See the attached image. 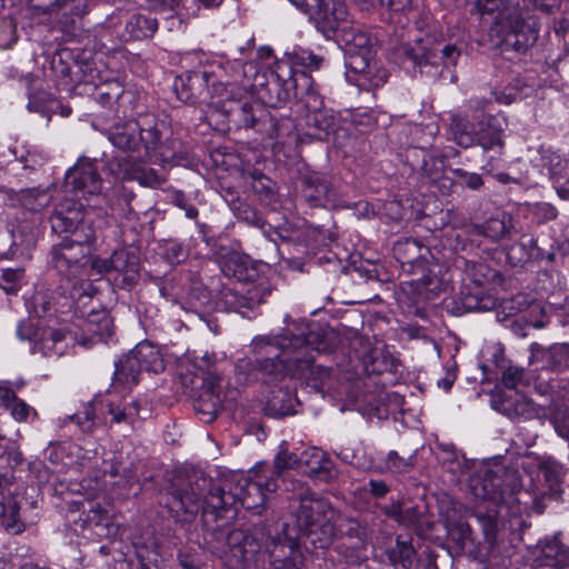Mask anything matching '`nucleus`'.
I'll return each instance as SVG.
<instances>
[{
	"label": "nucleus",
	"instance_id": "obj_1",
	"mask_svg": "<svg viewBox=\"0 0 569 569\" xmlns=\"http://www.w3.org/2000/svg\"><path fill=\"white\" fill-rule=\"evenodd\" d=\"M335 518L330 501L315 493L301 496L291 521L270 537L264 549L250 538L233 549V557L239 558L238 569H303L300 545L327 549L336 537Z\"/></svg>",
	"mask_w": 569,
	"mask_h": 569
},
{
	"label": "nucleus",
	"instance_id": "obj_2",
	"mask_svg": "<svg viewBox=\"0 0 569 569\" xmlns=\"http://www.w3.org/2000/svg\"><path fill=\"white\" fill-rule=\"evenodd\" d=\"M169 128L152 113L140 114L137 119L113 124L108 132L110 142L123 151H138L141 147L146 157L161 166H184L188 151L178 139H169Z\"/></svg>",
	"mask_w": 569,
	"mask_h": 569
},
{
	"label": "nucleus",
	"instance_id": "obj_3",
	"mask_svg": "<svg viewBox=\"0 0 569 569\" xmlns=\"http://www.w3.org/2000/svg\"><path fill=\"white\" fill-rule=\"evenodd\" d=\"M288 341L293 345L290 353L283 358L284 376L303 381L318 392L330 380V368L315 365V353H328L337 346V335L332 330H322L316 323L293 322L289 326Z\"/></svg>",
	"mask_w": 569,
	"mask_h": 569
},
{
	"label": "nucleus",
	"instance_id": "obj_4",
	"mask_svg": "<svg viewBox=\"0 0 569 569\" xmlns=\"http://www.w3.org/2000/svg\"><path fill=\"white\" fill-rule=\"evenodd\" d=\"M322 58L308 50H296L278 61L266 83L258 90L259 102L264 107L280 108L291 99L301 101V94L312 84L307 70L320 68Z\"/></svg>",
	"mask_w": 569,
	"mask_h": 569
},
{
	"label": "nucleus",
	"instance_id": "obj_5",
	"mask_svg": "<svg viewBox=\"0 0 569 569\" xmlns=\"http://www.w3.org/2000/svg\"><path fill=\"white\" fill-rule=\"evenodd\" d=\"M254 476L253 479L243 473H234L222 487L212 488L204 500V511L223 518L237 503L251 510L263 507L267 495L274 492L278 485L273 477L262 479L260 475Z\"/></svg>",
	"mask_w": 569,
	"mask_h": 569
},
{
	"label": "nucleus",
	"instance_id": "obj_6",
	"mask_svg": "<svg viewBox=\"0 0 569 569\" xmlns=\"http://www.w3.org/2000/svg\"><path fill=\"white\" fill-rule=\"evenodd\" d=\"M96 239V230L87 228L76 232L74 237H64L59 243L52 246L50 251L52 267L68 280H77L70 288L69 295L71 299L79 302L90 298L88 289L91 284L84 278L90 277L91 246Z\"/></svg>",
	"mask_w": 569,
	"mask_h": 569
},
{
	"label": "nucleus",
	"instance_id": "obj_7",
	"mask_svg": "<svg viewBox=\"0 0 569 569\" xmlns=\"http://www.w3.org/2000/svg\"><path fill=\"white\" fill-rule=\"evenodd\" d=\"M289 327L278 336H258L251 342L253 359L242 358L236 363V373L241 382L262 379L266 383L276 382L284 377L283 358L290 353L293 345L288 341Z\"/></svg>",
	"mask_w": 569,
	"mask_h": 569
},
{
	"label": "nucleus",
	"instance_id": "obj_8",
	"mask_svg": "<svg viewBox=\"0 0 569 569\" xmlns=\"http://www.w3.org/2000/svg\"><path fill=\"white\" fill-rule=\"evenodd\" d=\"M538 21L528 10L519 6H507L490 29V37L502 51L525 52L538 39Z\"/></svg>",
	"mask_w": 569,
	"mask_h": 569
},
{
	"label": "nucleus",
	"instance_id": "obj_9",
	"mask_svg": "<svg viewBox=\"0 0 569 569\" xmlns=\"http://www.w3.org/2000/svg\"><path fill=\"white\" fill-rule=\"evenodd\" d=\"M372 40L367 32L356 31L346 41V76L349 82L369 90L386 83L388 74L373 61Z\"/></svg>",
	"mask_w": 569,
	"mask_h": 569
},
{
	"label": "nucleus",
	"instance_id": "obj_10",
	"mask_svg": "<svg viewBox=\"0 0 569 569\" xmlns=\"http://www.w3.org/2000/svg\"><path fill=\"white\" fill-rule=\"evenodd\" d=\"M220 112L226 117L230 128L234 129H249L254 128L257 124L263 122L269 118L271 126L273 119L269 117L266 108L251 97H242L241 91L234 94L220 98L218 101ZM272 128L271 137H273Z\"/></svg>",
	"mask_w": 569,
	"mask_h": 569
},
{
	"label": "nucleus",
	"instance_id": "obj_11",
	"mask_svg": "<svg viewBox=\"0 0 569 569\" xmlns=\"http://www.w3.org/2000/svg\"><path fill=\"white\" fill-rule=\"evenodd\" d=\"M302 12L309 13L323 32H335L347 21L348 9L345 0H290Z\"/></svg>",
	"mask_w": 569,
	"mask_h": 569
},
{
	"label": "nucleus",
	"instance_id": "obj_12",
	"mask_svg": "<svg viewBox=\"0 0 569 569\" xmlns=\"http://www.w3.org/2000/svg\"><path fill=\"white\" fill-rule=\"evenodd\" d=\"M270 292L271 288L264 278H253L241 283L239 288L226 289L222 299L231 310L249 317L248 312L263 303Z\"/></svg>",
	"mask_w": 569,
	"mask_h": 569
},
{
	"label": "nucleus",
	"instance_id": "obj_13",
	"mask_svg": "<svg viewBox=\"0 0 569 569\" xmlns=\"http://www.w3.org/2000/svg\"><path fill=\"white\" fill-rule=\"evenodd\" d=\"M477 131L462 136V148L480 147L483 151L505 148V123L498 114H475Z\"/></svg>",
	"mask_w": 569,
	"mask_h": 569
},
{
	"label": "nucleus",
	"instance_id": "obj_14",
	"mask_svg": "<svg viewBox=\"0 0 569 569\" xmlns=\"http://www.w3.org/2000/svg\"><path fill=\"white\" fill-rule=\"evenodd\" d=\"M206 71L209 73L212 93L218 98L238 93L246 88V64L240 60L211 64Z\"/></svg>",
	"mask_w": 569,
	"mask_h": 569
},
{
	"label": "nucleus",
	"instance_id": "obj_15",
	"mask_svg": "<svg viewBox=\"0 0 569 569\" xmlns=\"http://www.w3.org/2000/svg\"><path fill=\"white\" fill-rule=\"evenodd\" d=\"M66 187L74 197L86 198L98 196L102 190V179L98 172V162L89 158H80L78 162L67 171Z\"/></svg>",
	"mask_w": 569,
	"mask_h": 569
},
{
	"label": "nucleus",
	"instance_id": "obj_16",
	"mask_svg": "<svg viewBox=\"0 0 569 569\" xmlns=\"http://www.w3.org/2000/svg\"><path fill=\"white\" fill-rule=\"evenodd\" d=\"M84 206L73 198H64L56 204L50 217L51 228L57 233H71L83 231L87 228L94 230L92 222L86 219Z\"/></svg>",
	"mask_w": 569,
	"mask_h": 569
},
{
	"label": "nucleus",
	"instance_id": "obj_17",
	"mask_svg": "<svg viewBox=\"0 0 569 569\" xmlns=\"http://www.w3.org/2000/svg\"><path fill=\"white\" fill-rule=\"evenodd\" d=\"M306 110V124L315 131L311 133L316 138L323 140L333 129L336 119L332 111L323 108L321 97L315 91L312 84L307 92L301 94L299 102Z\"/></svg>",
	"mask_w": 569,
	"mask_h": 569
},
{
	"label": "nucleus",
	"instance_id": "obj_18",
	"mask_svg": "<svg viewBox=\"0 0 569 569\" xmlns=\"http://www.w3.org/2000/svg\"><path fill=\"white\" fill-rule=\"evenodd\" d=\"M206 70L188 71L176 78L173 90L177 98L186 103L204 102L216 97Z\"/></svg>",
	"mask_w": 569,
	"mask_h": 569
},
{
	"label": "nucleus",
	"instance_id": "obj_19",
	"mask_svg": "<svg viewBox=\"0 0 569 569\" xmlns=\"http://www.w3.org/2000/svg\"><path fill=\"white\" fill-rule=\"evenodd\" d=\"M399 54L403 57V63L407 61L413 66L423 67L427 64H437L439 60L445 66H455L461 54L456 44H446L441 50H428L421 43L416 46H403L399 50Z\"/></svg>",
	"mask_w": 569,
	"mask_h": 569
},
{
	"label": "nucleus",
	"instance_id": "obj_20",
	"mask_svg": "<svg viewBox=\"0 0 569 569\" xmlns=\"http://www.w3.org/2000/svg\"><path fill=\"white\" fill-rule=\"evenodd\" d=\"M533 569H567L569 568V547L565 546L558 536L545 539L538 546L532 561Z\"/></svg>",
	"mask_w": 569,
	"mask_h": 569
},
{
	"label": "nucleus",
	"instance_id": "obj_21",
	"mask_svg": "<svg viewBox=\"0 0 569 569\" xmlns=\"http://www.w3.org/2000/svg\"><path fill=\"white\" fill-rule=\"evenodd\" d=\"M109 169L121 180H137L147 187H158L163 179L153 169H147L131 162L128 158H116L109 162Z\"/></svg>",
	"mask_w": 569,
	"mask_h": 569
},
{
	"label": "nucleus",
	"instance_id": "obj_22",
	"mask_svg": "<svg viewBox=\"0 0 569 569\" xmlns=\"http://www.w3.org/2000/svg\"><path fill=\"white\" fill-rule=\"evenodd\" d=\"M110 264L116 273L114 281L121 288H131L140 279L139 258L136 253L126 249L114 250L111 254Z\"/></svg>",
	"mask_w": 569,
	"mask_h": 569
},
{
	"label": "nucleus",
	"instance_id": "obj_23",
	"mask_svg": "<svg viewBox=\"0 0 569 569\" xmlns=\"http://www.w3.org/2000/svg\"><path fill=\"white\" fill-rule=\"evenodd\" d=\"M469 486L477 499L490 501L496 506L506 501L501 477L491 470H487L482 476L472 477Z\"/></svg>",
	"mask_w": 569,
	"mask_h": 569
},
{
	"label": "nucleus",
	"instance_id": "obj_24",
	"mask_svg": "<svg viewBox=\"0 0 569 569\" xmlns=\"http://www.w3.org/2000/svg\"><path fill=\"white\" fill-rule=\"evenodd\" d=\"M515 221L512 214L507 211H498L482 223L471 227V232L482 236L492 242L508 238L512 234Z\"/></svg>",
	"mask_w": 569,
	"mask_h": 569
},
{
	"label": "nucleus",
	"instance_id": "obj_25",
	"mask_svg": "<svg viewBox=\"0 0 569 569\" xmlns=\"http://www.w3.org/2000/svg\"><path fill=\"white\" fill-rule=\"evenodd\" d=\"M301 197L311 208L325 207L333 198V190L326 177L311 173L302 179Z\"/></svg>",
	"mask_w": 569,
	"mask_h": 569
},
{
	"label": "nucleus",
	"instance_id": "obj_26",
	"mask_svg": "<svg viewBox=\"0 0 569 569\" xmlns=\"http://www.w3.org/2000/svg\"><path fill=\"white\" fill-rule=\"evenodd\" d=\"M112 319L106 311L90 312L82 326L83 332L88 338L81 341L82 345L107 341L112 335Z\"/></svg>",
	"mask_w": 569,
	"mask_h": 569
},
{
	"label": "nucleus",
	"instance_id": "obj_27",
	"mask_svg": "<svg viewBox=\"0 0 569 569\" xmlns=\"http://www.w3.org/2000/svg\"><path fill=\"white\" fill-rule=\"evenodd\" d=\"M66 335L60 329L54 328H41L39 336L33 342L32 351L39 352L44 357L61 356L64 353L67 347Z\"/></svg>",
	"mask_w": 569,
	"mask_h": 569
},
{
	"label": "nucleus",
	"instance_id": "obj_28",
	"mask_svg": "<svg viewBox=\"0 0 569 569\" xmlns=\"http://www.w3.org/2000/svg\"><path fill=\"white\" fill-rule=\"evenodd\" d=\"M132 352L142 371L158 375L166 369L163 356L156 345L143 341L138 343Z\"/></svg>",
	"mask_w": 569,
	"mask_h": 569
},
{
	"label": "nucleus",
	"instance_id": "obj_29",
	"mask_svg": "<svg viewBox=\"0 0 569 569\" xmlns=\"http://www.w3.org/2000/svg\"><path fill=\"white\" fill-rule=\"evenodd\" d=\"M141 372L142 369L131 350L114 363L113 385L131 388L139 382Z\"/></svg>",
	"mask_w": 569,
	"mask_h": 569
},
{
	"label": "nucleus",
	"instance_id": "obj_30",
	"mask_svg": "<svg viewBox=\"0 0 569 569\" xmlns=\"http://www.w3.org/2000/svg\"><path fill=\"white\" fill-rule=\"evenodd\" d=\"M297 403V398L290 392L288 387H279L272 390L271 396L267 400L264 411L266 415L273 418L284 417L296 412L295 407Z\"/></svg>",
	"mask_w": 569,
	"mask_h": 569
},
{
	"label": "nucleus",
	"instance_id": "obj_31",
	"mask_svg": "<svg viewBox=\"0 0 569 569\" xmlns=\"http://www.w3.org/2000/svg\"><path fill=\"white\" fill-rule=\"evenodd\" d=\"M428 251L418 239L406 238L399 240L393 244L392 252L395 258L402 266H419L425 258V252Z\"/></svg>",
	"mask_w": 569,
	"mask_h": 569
},
{
	"label": "nucleus",
	"instance_id": "obj_32",
	"mask_svg": "<svg viewBox=\"0 0 569 569\" xmlns=\"http://www.w3.org/2000/svg\"><path fill=\"white\" fill-rule=\"evenodd\" d=\"M341 527L343 528L342 535L346 538L353 540L351 543L350 555H346L347 562L352 565L360 563L363 557L359 551L366 548L368 538L366 528L353 519L346 520V523Z\"/></svg>",
	"mask_w": 569,
	"mask_h": 569
},
{
	"label": "nucleus",
	"instance_id": "obj_33",
	"mask_svg": "<svg viewBox=\"0 0 569 569\" xmlns=\"http://www.w3.org/2000/svg\"><path fill=\"white\" fill-rule=\"evenodd\" d=\"M216 387L217 386H206L204 390L194 402V410L206 422L213 421L221 408V399L219 393L216 391Z\"/></svg>",
	"mask_w": 569,
	"mask_h": 569
},
{
	"label": "nucleus",
	"instance_id": "obj_34",
	"mask_svg": "<svg viewBox=\"0 0 569 569\" xmlns=\"http://www.w3.org/2000/svg\"><path fill=\"white\" fill-rule=\"evenodd\" d=\"M221 270L228 278H234L239 284L249 282V280L257 277L256 269L250 267L248 261L238 254H231L224 259Z\"/></svg>",
	"mask_w": 569,
	"mask_h": 569
},
{
	"label": "nucleus",
	"instance_id": "obj_35",
	"mask_svg": "<svg viewBox=\"0 0 569 569\" xmlns=\"http://www.w3.org/2000/svg\"><path fill=\"white\" fill-rule=\"evenodd\" d=\"M201 496L192 488L177 489L171 493L170 509L173 511H183L186 513H196L200 507Z\"/></svg>",
	"mask_w": 569,
	"mask_h": 569
},
{
	"label": "nucleus",
	"instance_id": "obj_36",
	"mask_svg": "<svg viewBox=\"0 0 569 569\" xmlns=\"http://www.w3.org/2000/svg\"><path fill=\"white\" fill-rule=\"evenodd\" d=\"M477 120L472 119L467 112H456L450 114L449 133L451 139L462 148V136L476 133Z\"/></svg>",
	"mask_w": 569,
	"mask_h": 569
},
{
	"label": "nucleus",
	"instance_id": "obj_37",
	"mask_svg": "<svg viewBox=\"0 0 569 569\" xmlns=\"http://www.w3.org/2000/svg\"><path fill=\"white\" fill-rule=\"evenodd\" d=\"M158 29L154 18L143 14H133L126 22V30L131 38L142 39L152 36Z\"/></svg>",
	"mask_w": 569,
	"mask_h": 569
},
{
	"label": "nucleus",
	"instance_id": "obj_38",
	"mask_svg": "<svg viewBox=\"0 0 569 569\" xmlns=\"http://www.w3.org/2000/svg\"><path fill=\"white\" fill-rule=\"evenodd\" d=\"M416 551L411 545V539H403L399 536L396 546L388 551V558L393 566H400L408 569L412 566Z\"/></svg>",
	"mask_w": 569,
	"mask_h": 569
},
{
	"label": "nucleus",
	"instance_id": "obj_39",
	"mask_svg": "<svg viewBox=\"0 0 569 569\" xmlns=\"http://www.w3.org/2000/svg\"><path fill=\"white\" fill-rule=\"evenodd\" d=\"M305 472L315 479L323 482L330 481L336 477L335 463L326 455L322 456L320 461L311 463V466L305 470Z\"/></svg>",
	"mask_w": 569,
	"mask_h": 569
},
{
	"label": "nucleus",
	"instance_id": "obj_40",
	"mask_svg": "<svg viewBox=\"0 0 569 569\" xmlns=\"http://www.w3.org/2000/svg\"><path fill=\"white\" fill-rule=\"evenodd\" d=\"M108 413L114 423H130L139 413V403L132 401L126 406L109 403Z\"/></svg>",
	"mask_w": 569,
	"mask_h": 569
},
{
	"label": "nucleus",
	"instance_id": "obj_41",
	"mask_svg": "<svg viewBox=\"0 0 569 569\" xmlns=\"http://www.w3.org/2000/svg\"><path fill=\"white\" fill-rule=\"evenodd\" d=\"M214 365L216 357L213 353L206 352L202 357L194 360V367L206 375L203 378L206 386H217L220 380V377L214 371Z\"/></svg>",
	"mask_w": 569,
	"mask_h": 569
},
{
	"label": "nucleus",
	"instance_id": "obj_42",
	"mask_svg": "<svg viewBox=\"0 0 569 569\" xmlns=\"http://www.w3.org/2000/svg\"><path fill=\"white\" fill-rule=\"evenodd\" d=\"M96 409L92 402H88L83 408L72 416H68L66 420L76 422L83 432H91L94 423Z\"/></svg>",
	"mask_w": 569,
	"mask_h": 569
},
{
	"label": "nucleus",
	"instance_id": "obj_43",
	"mask_svg": "<svg viewBox=\"0 0 569 569\" xmlns=\"http://www.w3.org/2000/svg\"><path fill=\"white\" fill-rule=\"evenodd\" d=\"M22 279V269H6L1 271L0 286L7 293L13 295L19 291Z\"/></svg>",
	"mask_w": 569,
	"mask_h": 569
},
{
	"label": "nucleus",
	"instance_id": "obj_44",
	"mask_svg": "<svg viewBox=\"0 0 569 569\" xmlns=\"http://www.w3.org/2000/svg\"><path fill=\"white\" fill-rule=\"evenodd\" d=\"M451 172L457 178L460 186L470 190H479L483 186L482 177L476 172H469L461 168L451 169Z\"/></svg>",
	"mask_w": 569,
	"mask_h": 569
},
{
	"label": "nucleus",
	"instance_id": "obj_45",
	"mask_svg": "<svg viewBox=\"0 0 569 569\" xmlns=\"http://www.w3.org/2000/svg\"><path fill=\"white\" fill-rule=\"evenodd\" d=\"M162 249V256L171 264L180 263L188 257L187 250L176 240L166 241Z\"/></svg>",
	"mask_w": 569,
	"mask_h": 569
},
{
	"label": "nucleus",
	"instance_id": "obj_46",
	"mask_svg": "<svg viewBox=\"0 0 569 569\" xmlns=\"http://www.w3.org/2000/svg\"><path fill=\"white\" fill-rule=\"evenodd\" d=\"M299 468L298 466V455L291 453L287 450L280 451L274 459V471L271 472L270 477H273L276 480L280 476V473L286 469Z\"/></svg>",
	"mask_w": 569,
	"mask_h": 569
},
{
	"label": "nucleus",
	"instance_id": "obj_47",
	"mask_svg": "<svg viewBox=\"0 0 569 569\" xmlns=\"http://www.w3.org/2000/svg\"><path fill=\"white\" fill-rule=\"evenodd\" d=\"M413 456L409 455L407 458L401 457L397 451H390L387 456L386 465L389 470L393 472H407L413 467Z\"/></svg>",
	"mask_w": 569,
	"mask_h": 569
},
{
	"label": "nucleus",
	"instance_id": "obj_48",
	"mask_svg": "<svg viewBox=\"0 0 569 569\" xmlns=\"http://www.w3.org/2000/svg\"><path fill=\"white\" fill-rule=\"evenodd\" d=\"M425 512V507L417 505H407L402 502L400 525L405 527H416L420 523Z\"/></svg>",
	"mask_w": 569,
	"mask_h": 569
},
{
	"label": "nucleus",
	"instance_id": "obj_49",
	"mask_svg": "<svg viewBox=\"0 0 569 569\" xmlns=\"http://www.w3.org/2000/svg\"><path fill=\"white\" fill-rule=\"evenodd\" d=\"M536 248V241L532 238H528L526 236L521 237L520 241L516 244H513L510 248V251L508 252L509 257H512V254L520 250L521 253L519 257H517L519 262L528 261L533 256V250Z\"/></svg>",
	"mask_w": 569,
	"mask_h": 569
},
{
	"label": "nucleus",
	"instance_id": "obj_50",
	"mask_svg": "<svg viewBox=\"0 0 569 569\" xmlns=\"http://www.w3.org/2000/svg\"><path fill=\"white\" fill-rule=\"evenodd\" d=\"M523 381L525 370L522 368L510 366L502 372L501 382L508 389H516Z\"/></svg>",
	"mask_w": 569,
	"mask_h": 569
},
{
	"label": "nucleus",
	"instance_id": "obj_51",
	"mask_svg": "<svg viewBox=\"0 0 569 569\" xmlns=\"http://www.w3.org/2000/svg\"><path fill=\"white\" fill-rule=\"evenodd\" d=\"M476 521L481 527L486 539L489 542L495 541L497 533V521L493 516L489 513L477 512L473 515Z\"/></svg>",
	"mask_w": 569,
	"mask_h": 569
},
{
	"label": "nucleus",
	"instance_id": "obj_52",
	"mask_svg": "<svg viewBox=\"0 0 569 569\" xmlns=\"http://www.w3.org/2000/svg\"><path fill=\"white\" fill-rule=\"evenodd\" d=\"M489 104L490 100L485 97H471L466 101V110L463 112L469 113L472 118L475 114H487L486 110Z\"/></svg>",
	"mask_w": 569,
	"mask_h": 569
},
{
	"label": "nucleus",
	"instance_id": "obj_53",
	"mask_svg": "<svg viewBox=\"0 0 569 569\" xmlns=\"http://www.w3.org/2000/svg\"><path fill=\"white\" fill-rule=\"evenodd\" d=\"M449 533L455 540L463 543L471 539L472 529L467 521L459 520L452 523L449 529Z\"/></svg>",
	"mask_w": 569,
	"mask_h": 569
},
{
	"label": "nucleus",
	"instance_id": "obj_54",
	"mask_svg": "<svg viewBox=\"0 0 569 569\" xmlns=\"http://www.w3.org/2000/svg\"><path fill=\"white\" fill-rule=\"evenodd\" d=\"M8 409L17 421H26L31 413L37 415L32 407L19 398Z\"/></svg>",
	"mask_w": 569,
	"mask_h": 569
},
{
	"label": "nucleus",
	"instance_id": "obj_55",
	"mask_svg": "<svg viewBox=\"0 0 569 569\" xmlns=\"http://www.w3.org/2000/svg\"><path fill=\"white\" fill-rule=\"evenodd\" d=\"M323 455L318 448L306 449L298 456V466L299 468L306 467L308 469L311 463L320 461Z\"/></svg>",
	"mask_w": 569,
	"mask_h": 569
},
{
	"label": "nucleus",
	"instance_id": "obj_56",
	"mask_svg": "<svg viewBox=\"0 0 569 569\" xmlns=\"http://www.w3.org/2000/svg\"><path fill=\"white\" fill-rule=\"evenodd\" d=\"M539 470L547 481L553 482L558 480L560 468L555 461L541 460L539 462Z\"/></svg>",
	"mask_w": 569,
	"mask_h": 569
},
{
	"label": "nucleus",
	"instance_id": "obj_57",
	"mask_svg": "<svg viewBox=\"0 0 569 569\" xmlns=\"http://www.w3.org/2000/svg\"><path fill=\"white\" fill-rule=\"evenodd\" d=\"M41 328H36L30 321H22L17 328V335L21 340H33L39 336Z\"/></svg>",
	"mask_w": 569,
	"mask_h": 569
},
{
	"label": "nucleus",
	"instance_id": "obj_58",
	"mask_svg": "<svg viewBox=\"0 0 569 569\" xmlns=\"http://www.w3.org/2000/svg\"><path fill=\"white\" fill-rule=\"evenodd\" d=\"M110 261H111V256L106 259L94 258L91 261H89L90 277L92 276V272H96L97 274L112 272V267L110 264Z\"/></svg>",
	"mask_w": 569,
	"mask_h": 569
},
{
	"label": "nucleus",
	"instance_id": "obj_59",
	"mask_svg": "<svg viewBox=\"0 0 569 569\" xmlns=\"http://www.w3.org/2000/svg\"><path fill=\"white\" fill-rule=\"evenodd\" d=\"M0 192L4 194L9 204L11 206H17L18 203L27 206L24 198L30 193L29 191H21L20 193H17L13 190H9L7 188H0Z\"/></svg>",
	"mask_w": 569,
	"mask_h": 569
},
{
	"label": "nucleus",
	"instance_id": "obj_60",
	"mask_svg": "<svg viewBox=\"0 0 569 569\" xmlns=\"http://www.w3.org/2000/svg\"><path fill=\"white\" fill-rule=\"evenodd\" d=\"M475 3L480 14L491 13L499 10V0H470Z\"/></svg>",
	"mask_w": 569,
	"mask_h": 569
},
{
	"label": "nucleus",
	"instance_id": "obj_61",
	"mask_svg": "<svg viewBox=\"0 0 569 569\" xmlns=\"http://www.w3.org/2000/svg\"><path fill=\"white\" fill-rule=\"evenodd\" d=\"M438 164H442V161L436 158H429L423 161L422 170L427 173L430 179H437L439 177Z\"/></svg>",
	"mask_w": 569,
	"mask_h": 569
},
{
	"label": "nucleus",
	"instance_id": "obj_62",
	"mask_svg": "<svg viewBox=\"0 0 569 569\" xmlns=\"http://www.w3.org/2000/svg\"><path fill=\"white\" fill-rule=\"evenodd\" d=\"M368 485L370 492L377 498H382L389 492V487L382 480L371 479Z\"/></svg>",
	"mask_w": 569,
	"mask_h": 569
},
{
	"label": "nucleus",
	"instance_id": "obj_63",
	"mask_svg": "<svg viewBox=\"0 0 569 569\" xmlns=\"http://www.w3.org/2000/svg\"><path fill=\"white\" fill-rule=\"evenodd\" d=\"M17 399L16 392L10 387L0 386V401L3 406L9 408Z\"/></svg>",
	"mask_w": 569,
	"mask_h": 569
},
{
	"label": "nucleus",
	"instance_id": "obj_64",
	"mask_svg": "<svg viewBox=\"0 0 569 569\" xmlns=\"http://www.w3.org/2000/svg\"><path fill=\"white\" fill-rule=\"evenodd\" d=\"M555 183L559 197L569 200V174L566 178H556Z\"/></svg>",
	"mask_w": 569,
	"mask_h": 569
}]
</instances>
